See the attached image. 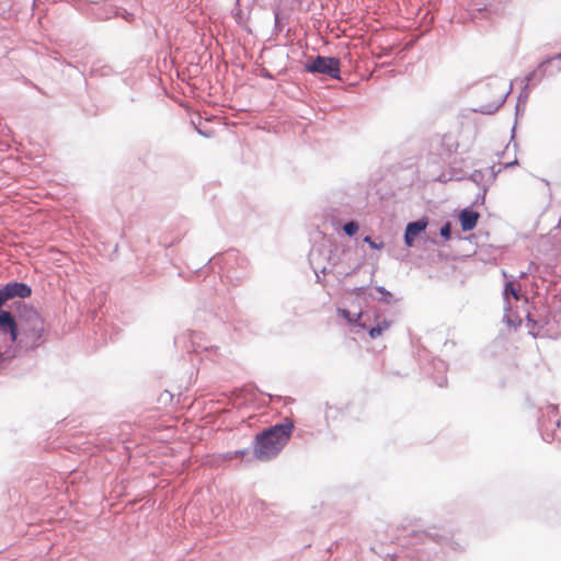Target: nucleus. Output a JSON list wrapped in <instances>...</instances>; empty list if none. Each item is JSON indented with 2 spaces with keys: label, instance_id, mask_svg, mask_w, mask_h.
<instances>
[{
  "label": "nucleus",
  "instance_id": "obj_10",
  "mask_svg": "<svg viewBox=\"0 0 561 561\" xmlns=\"http://www.w3.org/2000/svg\"><path fill=\"white\" fill-rule=\"evenodd\" d=\"M343 230L348 236H354L358 230V225L355 221H350L344 225Z\"/></svg>",
  "mask_w": 561,
  "mask_h": 561
},
{
  "label": "nucleus",
  "instance_id": "obj_14",
  "mask_svg": "<svg viewBox=\"0 0 561 561\" xmlns=\"http://www.w3.org/2000/svg\"><path fill=\"white\" fill-rule=\"evenodd\" d=\"M450 232H451V229H450V225L449 224H446L444 227H442L440 229V234L445 238V239H449L450 238Z\"/></svg>",
  "mask_w": 561,
  "mask_h": 561
},
{
  "label": "nucleus",
  "instance_id": "obj_16",
  "mask_svg": "<svg viewBox=\"0 0 561 561\" xmlns=\"http://www.w3.org/2000/svg\"><path fill=\"white\" fill-rule=\"evenodd\" d=\"M550 60L541 62L540 67H545Z\"/></svg>",
  "mask_w": 561,
  "mask_h": 561
},
{
  "label": "nucleus",
  "instance_id": "obj_5",
  "mask_svg": "<svg viewBox=\"0 0 561 561\" xmlns=\"http://www.w3.org/2000/svg\"><path fill=\"white\" fill-rule=\"evenodd\" d=\"M19 322L14 320L12 314L8 311H0V333L9 334L10 342L16 343L18 341Z\"/></svg>",
  "mask_w": 561,
  "mask_h": 561
},
{
  "label": "nucleus",
  "instance_id": "obj_9",
  "mask_svg": "<svg viewBox=\"0 0 561 561\" xmlns=\"http://www.w3.org/2000/svg\"><path fill=\"white\" fill-rule=\"evenodd\" d=\"M513 296V298L518 301L520 299V296H519V293L518 290L515 289L514 285L512 282H508L506 285H505V288H504V297L506 300H508V296Z\"/></svg>",
  "mask_w": 561,
  "mask_h": 561
},
{
  "label": "nucleus",
  "instance_id": "obj_11",
  "mask_svg": "<svg viewBox=\"0 0 561 561\" xmlns=\"http://www.w3.org/2000/svg\"><path fill=\"white\" fill-rule=\"evenodd\" d=\"M245 455V450H237L234 453H228L226 456H225V459L227 460H231L236 457H243Z\"/></svg>",
  "mask_w": 561,
  "mask_h": 561
},
{
  "label": "nucleus",
  "instance_id": "obj_3",
  "mask_svg": "<svg viewBox=\"0 0 561 561\" xmlns=\"http://www.w3.org/2000/svg\"><path fill=\"white\" fill-rule=\"evenodd\" d=\"M305 70L312 73L318 72L327 75L333 79H339L341 72V62L340 59L334 57L318 56L313 60L306 64Z\"/></svg>",
  "mask_w": 561,
  "mask_h": 561
},
{
  "label": "nucleus",
  "instance_id": "obj_1",
  "mask_svg": "<svg viewBox=\"0 0 561 561\" xmlns=\"http://www.w3.org/2000/svg\"><path fill=\"white\" fill-rule=\"evenodd\" d=\"M294 425L290 422L277 424L256 436L255 457L270 460L275 457L290 438Z\"/></svg>",
  "mask_w": 561,
  "mask_h": 561
},
{
  "label": "nucleus",
  "instance_id": "obj_13",
  "mask_svg": "<svg viewBox=\"0 0 561 561\" xmlns=\"http://www.w3.org/2000/svg\"><path fill=\"white\" fill-rule=\"evenodd\" d=\"M376 290L379 291L383 296V300L389 302L392 295L386 290L383 287H376Z\"/></svg>",
  "mask_w": 561,
  "mask_h": 561
},
{
  "label": "nucleus",
  "instance_id": "obj_6",
  "mask_svg": "<svg viewBox=\"0 0 561 561\" xmlns=\"http://www.w3.org/2000/svg\"><path fill=\"white\" fill-rule=\"evenodd\" d=\"M427 227V220L426 219H420L417 221H413L408 224L405 228L404 233V241L407 245L411 247L415 240V238L426 229Z\"/></svg>",
  "mask_w": 561,
  "mask_h": 561
},
{
  "label": "nucleus",
  "instance_id": "obj_8",
  "mask_svg": "<svg viewBox=\"0 0 561 561\" xmlns=\"http://www.w3.org/2000/svg\"><path fill=\"white\" fill-rule=\"evenodd\" d=\"M391 325L390 321L383 320L380 323H378L376 327L371 328L369 330V335L371 339H376L379 335H381L385 331H387Z\"/></svg>",
  "mask_w": 561,
  "mask_h": 561
},
{
  "label": "nucleus",
  "instance_id": "obj_7",
  "mask_svg": "<svg viewBox=\"0 0 561 561\" xmlns=\"http://www.w3.org/2000/svg\"><path fill=\"white\" fill-rule=\"evenodd\" d=\"M479 214L470 209H463L459 215L461 229L463 231L472 230L478 222Z\"/></svg>",
  "mask_w": 561,
  "mask_h": 561
},
{
  "label": "nucleus",
  "instance_id": "obj_12",
  "mask_svg": "<svg viewBox=\"0 0 561 561\" xmlns=\"http://www.w3.org/2000/svg\"><path fill=\"white\" fill-rule=\"evenodd\" d=\"M364 242L368 243L373 249H381L383 247L382 243H376L370 237H365Z\"/></svg>",
  "mask_w": 561,
  "mask_h": 561
},
{
  "label": "nucleus",
  "instance_id": "obj_15",
  "mask_svg": "<svg viewBox=\"0 0 561 561\" xmlns=\"http://www.w3.org/2000/svg\"><path fill=\"white\" fill-rule=\"evenodd\" d=\"M341 313L343 314L344 318L351 321L350 312L347 310H341Z\"/></svg>",
  "mask_w": 561,
  "mask_h": 561
},
{
  "label": "nucleus",
  "instance_id": "obj_2",
  "mask_svg": "<svg viewBox=\"0 0 561 561\" xmlns=\"http://www.w3.org/2000/svg\"><path fill=\"white\" fill-rule=\"evenodd\" d=\"M16 343L26 348L37 346L45 332L44 320L34 309H25L19 317Z\"/></svg>",
  "mask_w": 561,
  "mask_h": 561
},
{
  "label": "nucleus",
  "instance_id": "obj_4",
  "mask_svg": "<svg viewBox=\"0 0 561 561\" xmlns=\"http://www.w3.org/2000/svg\"><path fill=\"white\" fill-rule=\"evenodd\" d=\"M0 293H1L4 301L7 302L8 300L15 298V297L27 298L31 296L32 290H31V287L24 283L13 282V283H8L2 288H0Z\"/></svg>",
  "mask_w": 561,
  "mask_h": 561
}]
</instances>
